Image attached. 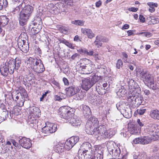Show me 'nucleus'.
Masks as SVG:
<instances>
[{"mask_svg": "<svg viewBox=\"0 0 159 159\" xmlns=\"http://www.w3.org/2000/svg\"><path fill=\"white\" fill-rule=\"evenodd\" d=\"M20 9H22V10L19 14L18 19L20 24L23 26L26 24L31 16L33 11V7L29 5H26L25 2L23 1L18 6L15 8V11L18 12Z\"/></svg>", "mask_w": 159, "mask_h": 159, "instance_id": "f257e3e1", "label": "nucleus"}, {"mask_svg": "<svg viewBox=\"0 0 159 159\" xmlns=\"http://www.w3.org/2000/svg\"><path fill=\"white\" fill-rule=\"evenodd\" d=\"M61 112L60 114L61 118L66 120V122H68L73 126H78L80 124V121L76 116L72 117L73 109L68 106L61 107L59 109Z\"/></svg>", "mask_w": 159, "mask_h": 159, "instance_id": "f03ea898", "label": "nucleus"}, {"mask_svg": "<svg viewBox=\"0 0 159 159\" xmlns=\"http://www.w3.org/2000/svg\"><path fill=\"white\" fill-rule=\"evenodd\" d=\"M98 119L94 116L91 117L89 119L85 125V131L88 134L92 132L95 129L98 124Z\"/></svg>", "mask_w": 159, "mask_h": 159, "instance_id": "7ed1b4c3", "label": "nucleus"}, {"mask_svg": "<svg viewBox=\"0 0 159 159\" xmlns=\"http://www.w3.org/2000/svg\"><path fill=\"white\" fill-rule=\"evenodd\" d=\"M92 132L89 134L93 135L96 138H98L100 136L102 138H105L107 129L105 125H101L98 127H96Z\"/></svg>", "mask_w": 159, "mask_h": 159, "instance_id": "20e7f679", "label": "nucleus"}, {"mask_svg": "<svg viewBox=\"0 0 159 159\" xmlns=\"http://www.w3.org/2000/svg\"><path fill=\"white\" fill-rule=\"evenodd\" d=\"M97 81V77L95 76H93L91 78L84 79L82 80V88L87 91Z\"/></svg>", "mask_w": 159, "mask_h": 159, "instance_id": "39448f33", "label": "nucleus"}, {"mask_svg": "<svg viewBox=\"0 0 159 159\" xmlns=\"http://www.w3.org/2000/svg\"><path fill=\"white\" fill-rule=\"evenodd\" d=\"M107 147L110 154L114 158H117L119 156L120 150L118 147H115L112 144L109 143H107Z\"/></svg>", "mask_w": 159, "mask_h": 159, "instance_id": "423d86ee", "label": "nucleus"}, {"mask_svg": "<svg viewBox=\"0 0 159 159\" xmlns=\"http://www.w3.org/2000/svg\"><path fill=\"white\" fill-rule=\"evenodd\" d=\"M46 125L42 129V132L43 133L48 134L55 132L57 129V126L54 124L47 122Z\"/></svg>", "mask_w": 159, "mask_h": 159, "instance_id": "0eeeda50", "label": "nucleus"}, {"mask_svg": "<svg viewBox=\"0 0 159 159\" xmlns=\"http://www.w3.org/2000/svg\"><path fill=\"white\" fill-rule=\"evenodd\" d=\"M79 138L77 136H73L68 139L66 142L64 147L66 149H71L79 141Z\"/></svg>", "mask_w": 159, "mask_h": 159, "instance_id": "6e6552de", "label": "nucleus"}, {"mask_svg": "<svg viewBox=\"0 0 159 159\" xmlns=\"http://www.w3.org/2000/svg\"><path fill=\"white\" fill-rule=\"evenodd\" d=\"M32 69L37 73H42L45 70L44 65L40 59L38 60Z\"/></svg>", "mask_w": 159, "mask_h": 159, "instance_id": "1a4fd4ad", "label": "nucleus"}, {"mask_svg": "<svg viewBox=\"0 0 159 159\" xmlns=\"http://www.w3.org/2000/svg\"><path fill=\"white\" fill-rule=\"evenodd\" d=\"M93 154V152H83L81 149L78 151V156L79 159H90Z\"/></svg>", "mask_w": 159, "mask_h": 159, "instance_id": "9d476101", "label": "nucleus"}, {"mask_svg": "<svg viewBox=\"0 0 159 159\" xmlns=\"http://www.w3.org/2000/svg\"><path fill=\"white\" fill-rule=\"evenodd\" d=\"M19 142L22 147L26 149H29L32 146L30 139L25 137H23L20 139Z\"/></svg>", "mask_w": 159, "mask_h": 159, "instance_id": "9b49d317", "label": "nucleus"}, {"mask_svg": "<svg viewBox=\"0 0 159 159\" xmlns=\"http://www.w3.org/2000/svg\"><path fill=\"white\" fill-rule=\"evenodd\" d=\"M145 84H147L148 86L150 87L153 90L157 89L158 87L155 82L153 77L150 74L148 78L146 80Z\"/></svg>", "mask_w": 159, "mask_h": 159, "instance_id": "f8f14e48", "label": "nucleus"}, {"mask_svg": "<svg viewBox=\"0 0 159 159\" xmlns=\"http://www.w3.org/2000/svg\"><path fill=\"white\" fill-rule=\"evenodd\" d=\"M157 128L158 126L155 125L149 124L147 126L146 131L147 133L151 136H154L159 131H157Z\"/></svg>", "mask_w": 159, "mask_h": 159, "instance_id": "ddd939ff", "label": "nucleus"}, {"mask_svg": "<svg viewBox=\"0 0 159 159\" xmlns=\"http://www.w3.org/2000/svg\"><path fill=\"white\" fill-rule=\"evenodd\" d=\"M108 41V39L107 38L99 35L96 37V39L94 42V44L98 48H99L102 45L101 42H107Z\"/></svg>", "mask_w": 159, "mask_h": 159, "instance_id": "4468645a", "label": "nucleus"}, {"mask_svg": "<svg viewBox=\"0 0 159 159\" xmlns=\"http://www.w3.org/2000/svg\"><path fill=\"white\" fill-rule=\"evenodd\" d=\"M39 60L31 57L27 58L26 59L25 64L27 67L32 69L35 64H37V61Z\"/></svg>", "mask_w": 159, "mask_h": 159, "instance_id": "2eb2a0df", "label": "nucleus"}, {"mask_svg": "<svg viewBox=\"0 0 159 159\" xmlns=\"http://www.w3.org/2000/svg\"><path fill=\"white\" fill-rule=\"evenodd\" d=\"M66 91V93L69 96H72L75 94L79 90L77 87L75 86L69 87L65 89Z\"/></svg>", "mask_w": 159, "mask_h": 159, "instance_id": "dca6fc26", "label": "nucleus"}, {"mask_svg": "<svg viewBox=\"0 0 159 159\" xmlns=\"http://www.w3.org/2000/svg\"><path fill=\"white\" fill-rule=\"evenodd\" d=\"M81 32L84 34L87 35L88 38L92 39L95 37V35L90 29L86 28L81 29Z\"/></svg>", "mask_w": 159, "mask_h": 159, "instance_id": "f3484780", "label": "nucleus"}, {"mask_svg": "<svg viewBox=\"0 0 159 159\" xmlns=\"http://www.w3.org/2000/svg\"><path fill=\"white\" fill-rule=\"evenodd\" d=\"M81 150L83 152L90 151L93 152L91 144L89 142H85L83 143L81 146Z\"/></svg>", "mask_w": 159, "mask_h": 159, "instance_id": "a211bd4d", "label": "nucleus"}, {"mask_svg": "<svg viewBox=\"0 0 159 159\" xmlns=\"http://www.w3.org/2000/svg\"><path fill=\"white\" fill-rule=\"evenodd\" d=\"M8 68L10 74H12L14 70L16 69L14 62V60H10L7 63Z\"/></svg>", "mask_w": 159, "mask_h": 159, "instance_id": "6ab92c4d", "label": "nucleus"}, {"mask_svg": "<svg viewBox=\"0 0 159 159\" xmlns=\"http://www.w3.org/2000/svg\"><path fill=\"white\" fill-rule=\"evenodd\" d=\"M23 36H25V39H21L20 40V39H19L18 42V47L20 49V47H22L23 45L25 44L26 40L28 38L27 34L25 33H22L20 34V37L22 38Z\"/></svg>", "mask_w": 159, "mask_h": 159, "instance_id": "aec40b11", "label": "nucleus"}, {"mask_svg": "<svg viewBox=\"0 0 159 159\" xmlns=\"http://www.w3.org/2000/svg\"><path fill=\"white\" fill-rule=\"evenodd\" d=\"M9 19L6 16H0V25L4 27L8 23Z\"/></svg>", "mask_w": 159, "mask_h": 159, "instance_id": "412c9836", "label": "nucleus"}, {"mask_svg": "<svg viewBox=\"0 0 159 159\" xmlns=\"http://www.w3.org/2000/svg\"><path fill=\"white\" fill-rule=\"evenodd\" d=\"M134 159H150L147 157V155L144 152L134 154L133 156Z\"/></svg>", "mask_w": 159, "mask_h": 159, "instance_id": "4be33fe9", "label": "nucleus"}, {"mask_svg": "<svg viewBox=\"0 0 159 159\" xmlns=\"http://www.w3.org/2000/svg\"><path fill=\"white\" fill-rule=\"evenodd\" d=\"M96 90L98 94L100 95H103L106 93L105 89L102 88L101 84L100 83L97 84Z\"/></svg>", "mask_w": 159, "mask_h": 159, "instance_id": "5701e85b", "label": "nucleus"}, {"mask_svg": "<svg viewBox=\"0 0 159 159\" xmlns=\"http://www.w3.org/2000/svg\"><path fill=\"white\" fill-rule=\"evenodd\" d=\"M130 100H132L133 103L136 104V105H140L142 103V98L140 97H135V96H130Z\"/></svg>", "mask_w": 159, "mask_h": 159, "instance_id": "b1692460", "label": "nucleus"}, {"mask_svg": "<svg viewBox=\"0 0 159 159\" xmlns=\"http://www.w3.org/2000/svg\"><path fill=\"white\" fill-rule=\"evenodd\" d=\"M116 133V130L115 129H110L107 130L105 138H111L114 136Z\"/></svg>", "mask_w": 159, "mask_h": 159, "instance_id": "393cba45", "label": "nucleus"}, {"mask_svg": "<svg viewBox=\"0 0 159 159\" xmlns=\"http://www.w3.org/2000/svg\"><path fill=\"white\" fill-rule=\"evenodd\" d=\"M150 115L154 119L159 120V111L157 109L152 110L150 112Z\"/></svg>", "mask_w": 159, "mask_h": 159, "instance_id": "a878e982", "label": "nucleus"}, {"mask_svg": "<svg viewBox=\"0 0 159 159\" xmlns=\"http://www.w3.org/2000/svg\"><path fill=\"white\" fill-rule=\"evenodd\" d=\"M103 153L101 150L98 151L96 150L94 152V158L93 159H102Z\"/></svg>", "mask_w": 159, "mask_h": 159, "instance_id": "bb28decb", "label": "nucleus"}, {"mask_svg": "<svg viewBox=\"0 0 159 159\" xmlns=\"http://www.w3.org/2000/svg\"><path fill=\"white\" fill-rule=\"evenodd\" d=\"M0 71L1 74L4 76H7L9 72L8 69L7 68L6 65L4 64L1 66L0 68Z\"/></svg>", "mask_w": 159, "mask_h": 159, "instance_id": "cd10ccee", "label": "nucleus"}, {"mask_svg": "<svg viewBox=\"0 0 159 159\" xmlns=\"http://www.w3.org/2000/svg\"><path fill=\"white\" fill-rule=\"evenodd\" d=\"M76 95L74 99L76 100H81L85 96V93L82 91H78L75 94Z\"/></svg>", "mask_w": 159, "mask_h": 159, "instance_id": "c85d7f7f", "label": "nucleus"}, {"mask_svg": "<svg viewBox=\"0 0 159 159\" xmlns=\"http://www.w3.org/2000/svg\"><path fill=\"white\" fill-rule=\"evenodd\" d=\"M13 98H14V101L16 102L19 99V97L21 95L18 90H15L12 92L10 94Z\"/></svg>", "mask_w": 159, "mask_h": 159, "instance_id": "c756f323", "label": "nucleus"}, {"mask_svg": "<svg viewBox=\"0 0 159 159\" xmlns=\"http://www.w3.org/2000/svg\"><path fill=\"white\" fill-rule=\"evenodd\" d=\"M79 52L81 54L91 56L93 55V51L92 50H88L86 49H81L79 50Z\"/></svg>", "mask_w": 159, "mask_h": 159, "instance_id": "7c9ffc66", "label": "nucleus"}, {"mask_svg": "<svg viewBox=\"0 0 159 159\" xmlns=\"http://www.w3.org/2000/svg\"><path fill=\"white\" fill-rule=\"evenodd\" d=\"M142 144L145 145L151 143L152 140V138L148 136L142 137Z\"/></svg>", "mask_w": 159, "mask_h": 159, "instance_id": "2f4dec72", "label": "nucleus"}, {"mask_svg": "<svg viewBox=\"0 0 159 159\" xmlns=\"http://www.w3.org/2000/svg\"><path fill=\"white\" fill-rule=\"evenodd\" d=\"M93 64H87L86 65L83 66V68L85 69L87 71L86 74H89L92 73L93 71Z\"/></svg>", "mask_w": 159, "mask_h": 159, "instance_id": "473e14b6", "label": "nucleus"}, {"mask_svg": "<svg viewBox=\"0 0 159 159\" xmlns=\"http://www.w3.org/2000/svg\"><path fill=\"white\" fill-rule=\"evenodd\" d=\"M123 115L125 118H129L132 115L131 109L130 108H127L123 112Z\"/></svg>", "mask_w": 159, "mask_h": 159, "instance_id": "72a5a7b5", "label": "nucleus"}, {"mask_svg": "<svg viewBox=\"0 0 159 159\" xmlns=\"http://www.w3.org/2000/svg\"><path fill=\"white\" fill-rule=\"evenodd\" d=\"M150 74L148 72L146 71H143L140 73V76L143 82L145 83L146 80L148 78Z\"/></svg>", "mask_w": 159, "mask_h": 159, "instance_id": "f704fd0d", "label": "nucleus"}, {"mask_svg": "<svg viewBox=\"0 0 159 159\" xmlns=\"http://www.w3.org/2000/svg\"><path fill=\"white\" fill-rule=\"evenodd\" d=\"M128 85L129 88L132 89L133 90L136 88L137 86V84L132 79L129 80L128 82Z\"/></svg>", "mask_w": 159, "mask_h": 159, "instance_id": "c9c22d12", "label": "nucleus"}, {"mask_svg": "<svg viewBox=\"0 0 159 159\" xmlns=\"http://www.w3.org/2000/svg\"><path fill=\"white\" fill-rule=\"evenodd\" d=\"M83 113L84 116H87L91 114V111L89 107L86 106H84L83 108Z\"/></svg>", "mask_w": 159, "mask_h": 159, "instance_id": "e433bc0d", "label": "nucleus"}, {"mask_svg": "<svg viewBox=\"0 0 159 159\" xmlns=\"http://www.w3.org/2000/svg\"><path fill=\"white\" fill-rule=\"evenodd\" d=\"M54 150L56 152L60 153L64 151V147L63 145L61 146L58 144L55 147Z\"/></svg>", "mask_w": 159, "mask_h": 159, "instance_id": "4c0bfd02", "label": "nucleus"}, {"mask_svg": "<svg viewBox=\"0 0 159 159\" xmlns=\"http://www.w3.org/2000/svg\"><path fill=\"white\" fill-rule=\"evenodd\" d=\"M5 101L8 105H11L14 102V98H12L10 94H8L6 97Z\"/></svg>", "mask_w": 159, "mask_h": 159, "instance_id": "58836bf2", "label": "nucleus"}, {"mask_svg": "<svg viewBox=\"0 0 159 159\" xmlns=\"http://www.w3.org/2000/svg\"><path fill=\"white\" fill-rule=\"evenodd\" d=\"M31 111L34 116H39L40 114V110L37 107H33L32 110Z\"/></svg>", "mask_w": 159, "mask_h": 159, "instance_id": "ea45409f", "label": "nucleus"}, {"mask_svg": "<svg viewBox=\"0 0 159 159\" xmlns=\"http://www.w3.org/2000/svg\"><path fill=\"white\" fill-rule=\"evenodd\" d=\"M129 131L131 134H135L138 132V130L137 129V127L134 125H132L129 129Z\"/></svg>", "mask_w": 159, "mask_h": 159, "instance_id": "a19ab883", "label": "nucleus"}, {"mask_svg": "<svg viewBox=\"0 0 159 159\" xmlns=\"http://www.w3.org/2000/svg\"><path fill=\"white\" fill-rule=\"evenodd\" d=\"M84 21L82 20H75L72 21L71 23L75 25L79 26H83L84 25Z\"/></svg>", "mask_w": 159, "mask_h": 159, "instance_id": "79ce46f5", "label": "nucleus"}, {"mask_svg": "<svg viewBox=\"0 0 159 159\" xmlns=\"http://www.w3.org/2000/svg\"><path fill=\"white\" fill-rule=\"evenodd\" d=\"M8 4L7 0H0V11L6 7Z\"/></svg>", "mask_w": 159, "mask_h": 159, "instance_id": "37998d69", "label": "nucleus"}, {"mask_svg": "<svg viewBox=\"0 0 159 159\" xmlns=\"http://www.w3.org/2000/svg\"><path fill=\"white\" fill-rule=\"evenodd\" d=\"M14 62L16 70L18 69L21 64V60H19L18 58H16L15 60H14Z\"/></svg>", "mask_w": 159, "mask_h": 159, "instance_id": "c03bdc74", "label": "nucleus"}, {"mask_svg": "<svg viewBox=\"0 0 159 159\" xmlns=\"http://www.w3.org/2000/svg\"><path fill=\"white\" fill-rule=\"evenodd\" d=\"M142 137L136 138L133 140V142L134 144H142Z\"/></svg>", "mask_w": 159, "mask_h": 159, "instance_id": "a18cd8bd", "label": "nucleus"}, {"mask_svg": "<svg viewBox=\"0 0 159 159\" xmlns=\"http://www.w3.org/2000/svg\"><path fill=\"white\" fill-rule=\"evenodd\" d=\"M20 49L24 53H26L29 49V47L28 45H26L25 44L22 47H20Z\"/></svg>", "mask_w": 159, "mask_h": 159, "instance_id": "49530a36", "label": "nucleus"}, {"mask_svg": "<svg viewBox=\"0 0 159 159\" xmlns=\"http://www.w3.org/2000/svg\"><path fill=\"white\" fill-rule=\"evenodd\" d=\"M123 63L120 59H118L116 63V67L118 69H120L121 67H122L123 66Z\"/></svg>", "mask_w": 159, "mask_h": 159, "instance_id": "de8ad7c7", "label": "nucleus"}, {"mask_svg": "<svg viewBox=\"0 0 159 159\" xmlns=\"http://www.w3.org/2000/svg\"><path fill=\"white\" fill-rule=\"evenodd\" d=\"M60 30L61 33L64 34H66L68 32V29L67 27L64 26H61L60 27Z\"/></svg>", "mask_w": 159, "mask_h": 159, "instance_id": "09e8293b", "label": "nucleus"}, {"mask_svg": "<svg viewBox=\"0 0 159 159\" xmlns=\"http://www.w3.org/2000/svg\"><path fill=\"white\" fill-rule=\"evenodd\" d=\"M39 29L36 28L35 27H33L31 29V34H35L39 31Z\"/></svg>", "mask_w": 159, "mask_h": 159, "instance_id": "8fccbe9b", "label": "nucleus"}, {"mask_svg": "<svg viewBox=\"0 0 159 159\" xmlns=\"http://www.w3.org/2000/svg\"><path fill=\"white\" fill-rule=\"evenodd\" d=\"M147 5L151 8H155L157 7L158 6L157 4V3H153L152 2H149L147 3Z\"/></svg>", "mask_w": 159, "mask_h": 159, "instance_id": "3c124183", "label": "nucleus"}, {"mask_svg": "<svg viewBox=\"0 0 159 159\" xmlns=\"http://www.w3.org/2000/svg\"><path fill=\"white\" fill-rule=\"evenodd\" d=\"M146 110V109H138L136 111L139 115H142L145 113Z\"/></svg>", "mask_w": 159, "mask_h": 159, "instance_id": "603ef678", "label": "nucleus"}, {"mask_svg": "<svg viewBox=\"0 0 159 159\" xmlns=\"http://www.w3.org/2000/svg\"><path fill=\"white\" fill-rule=\"evenodd\" d=\"M143 34L144 36L147 37L149 38L152 35V34L150 32H141L139 34Z\"/></svg>", "mask_w": 159, "mask_h": 159, "instance_id": "864d4df0", "label": "nucleus"}, {"mask_svg": "<svg viewBox=\"0 0 159 159\" xmlns=\"http://www.w3.org/2000/svg\"><path fill=\"white\" fill-rule=\"evenodd\" d=\"M151 23L153 24H155L159 22V19L157 18H155L154 17L151 18Z\"/></svg>", "mask_w": 159, "mask_h": 159, "instance_id": "5fc2aeb1", "label": "nucleus"}, {"mask_svg": "<svg viewBox=\"0 0 159 159\" xmlns=\"http://www.w3.org/2000/svg\"><path fill=\"white\" fill-rule=\"evenodd\" d=\"M8 116V112L7 111H3L2 113V116L3 118V116L4 117V120Z\"/></svg>", "mask_w": 159, "mask_h": 159, "instance_id": "6e6d98bb", "label": "nucleus"}, {"mask_svg": "<svg viewBox=\"0 0 159 159\" xmlns=\"http://www.w3.org/2000/svg\"><path fill=\"white\" fill-rule=\"evenodd\" d=\"M122 86H121L118 91L116 92V93L117 95L122 96Z\"/></svg>", "mask_w": 159, "mask_h": 159, "instance_id": "4d7b16f0", "label": "nucleus"}, {"mask_svg": "<svg viewBox=\"0 0 159 159\" xmlns=\"http://www.w3.org/2000/svg\"><path fill=\"white\" fill-rule=\"evenodd\" d=\"M63 81L65 85H68L69 82L68 80L65 77H64L62 80Z\"/></svg>", "mask_w": 159, "mask_h": 159, "instance_id": "13d9d810", "label": "nucleus"}, {"mask_svg": "<svg viewBox=\"0 0 159 159\" xmlns=\"http://www.w3.org/2000/svg\"><path fill=\"white\" fill-rule=\"evenodd\" d=\"M65 45L68 47L70 48L71 49H74V47L73 46V44L68 41H67Z\"/></svg>", "mask_w": 159, "mask_h": 159, "instance_id": "bf43d9fd", "label": "nucleus"}, {"mask_svg": "<svg viewBox=\"0 0 159 159\" xmlns=\"http://www.w3.org/2000/svg\"><path fill=\"white\" fill-rule=\"evenodd\" d=\"M11 142L13 145L15 146L17 148H19L20 147L18 143L16 142L14 140H12Z\"/></svg>", "mask_w": 159, "mask_h": 159, "instance_id": "052dcab7", "label": "nucleus"}, {"mask_svg": "<svg viewBox=\"0 0 159 159\" xmlns=\"http://www.w3.org/2000/svg\"><path fill=\"white\" fill-rule=\"evenodd\" d=\"M52 84L56 86L59 89L60 88V85L59 83L56 81L54 80L52 81Z\"/></svg>", "mask_w": 159, "mask_h": 159, "instance_id": "680f3d73", "label": "nucleus"}, {"mask_svg": "<svg viewBox=\"0 0 159 159\" xmlns=\"http://www.w3.org/2000/svg\"><path fill=\"white\" fill-rule=\"evenodd\" d=\"M128 10L129 11L136 12L137 11L138 8L136 7H131L129 8Z\"/></svg>", "mask_w": 159, "mask_h": 159, "instance_id": "e2e57ef3", "label": "nucleus"}, {"mask_svg": "<svg viewBox=\"0 0 159 159\" xmlns=\"http://www.w3.org/2000/svg\"><path fill=\"white\" fill-rule=\"evenodd\" d=\"M129 27L128 24H125L122 27L121 29L122 30H126L128 29Z\"/></svg>", "mask_w": 159, "mask_h": 159, "instance_id": "0e129e2a", "label": "nucleus"}, {"mask_svg": "<svg viewBox=\"0 0 159 159\" xmlns=\"http://www.w3.org/2000/svg\"><path fill=\"white\" fill-rule=\"evenodd\" d=\"M139 19L140 21L144 22L145 21V19L143 15H140L139 16Z\"/></svg>", "mask_w": 159, "mask_h": 159, "instance_id": "69168bd1", "label": "nucleus"}, {"mask_svg": "<svg viewBox=\"0 0 159 159\" xmlns=\"http://www.w3.org/2000/svg\"><path fill=\"white\" fill-rule=\"evenodd\" d=\"M30 121H31L32 120V123L33 124H36L37 123H38V121L37 120H36L35 118L34 117L31 118L30 119Z\"/></svg>", "mask_w": 159, "mask_h": 159, "instance_id": "338daca9", "label": "nucleus"}, {"mask_svg": "<svg viewBox=\"0 0 159 159\" xmlns=\"http://www.w3.org/2000/svg\"><path fill=\"white\" fill-rule=\"evenodd\" d=\"M24 101L23 100H21L17 104V105L19 107H22L24 105Z\"/></svg>", "mask_w": 159, "mask_h": 159, "instance_id": "774afa93", "label": "nucleus"}]
</instances>
